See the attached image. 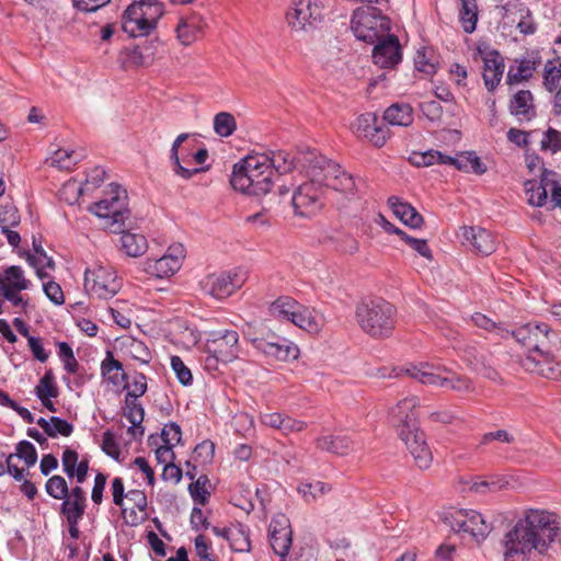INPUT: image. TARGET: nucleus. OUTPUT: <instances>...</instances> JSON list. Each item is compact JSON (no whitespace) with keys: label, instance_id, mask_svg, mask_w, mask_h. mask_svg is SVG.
<instances>
[{"label":"nucleus","instance_id":"f257e3e1","mask_svg":"<svg viewBox=\"0 0 561 561\" xmlns=\"http://www.w3.org/2000/svg\"><path fill=\"white\" fill-rule=\"evenodd\" d=\"M559 530L553 514L528 510L504 536V561H525L533 550L543 553L556 540Z\"/></svg>","mask_w":561,"mask_h":561},{"label":"nucleus","instance_id":"f03ea898","mask_svg":"<svg viewBox=\"0 0 561 561\" xmlns=\"http://www.w3.org/2000/svg\"><path fill=\"white\" fill-rule=\"evenodd\" d=\"M126 190L116 183H111L106 197L91 205L89 210L105 219V226L112 232H122V249L128 256L138 257L147 251L148 242L144 234L124 231L125 220L129 214L126 208Z\"/></svg>","mask_w":561,"mask_h":561},{"label":"nucleus","instance_id":"7ed1b4c3","mask_svg":"<svg viewBox=\"0 0 561 561\" xmlns=\"http://www.w3.org/2000/svg\"><path fill=\"white\" fill-rule=\"evenodd\" d=\"M416 397L405 398L400 401L391 411L392 422L398 430L400 438L405 444L420 469H427L433 460V455L426 444L425 435L419 431Z\"/></svg>","mask_w":561,"mask_h":561},{"label":"nucleus","instance_id":"20e7f679","mask_svg":"<svg viewBox=\"0 0 561 561\" xmlns=\"http://www.w3.org/2000/svg\"><path fill=\"white\" fill-rule=\"evenodd\" d=\"M276 180L270 158L255 152L233 165L230 184L243 194L262 196L271 191Z\"/></svg>","mask_w":561,"mask_h":561},{"label":"nucleus","instance_id":"39448f33","mask_svg":"<svg viewBox=\"0 0 561 561\" xmlns=\"http://www.w3.org/2000/svg\"><path fill=\"white\" fill-rule=\"evenodd\" d=\"M299 162L309 180L321 187L323 192L330 188L343 194L354 195L356 193V183L353 175L347 173L340 164L320 154L316 149L301 152Z\"/></svg>","mask_w":561,"mask_h":561},{"label":"nucleus","instance_id":"423d86ee","mask_svg":"<svg viewBox=\"0 0 561 561\" xmlns=\"http://www.w3.org/2000/svg\"><path fill=\"white\" fill-rule=\"evenodd\" d=\"M356 319L365 333L387 337L396 324V308L380 298L363 300L356 307Z\"/></svg>","mask_w":561,"mask_h":561},{"label":"nucleus","instance_id":"0eeeda50","mask_svg":"<svg viewBox=\"0 0 561 561\" xmlns=\"http://www.w3.org/2000/svg\"><path fill=\"white\" fill-rule=\"evenodd\" d=\"M164 13V7L157 0H140L127 7L122 27L133 37L147 36L156 27Z\"/></svg>","mask_w":561,"mask_h":561},{"label":"nucleus","instance_id":"6e6552de","mask_svg":"<svg viewBox=\"0 0 561 561\" xmlns=\"http://www.w3.org/2000/svg\"><path fill=\"white\" fill-rule=\"evenodd\" d=\"M351 27L357 39L373 45L391 34L390 19L373 7L356 10Z\"/></svg>","mask_w":561,"mask_h":561},{"label":"nucleus","instance_id":"1a4fd4ad","mask_svg":"<svg viewBox=\"0 0 561 561\" xmlns=\"http://www.w3.org/2000/svg\"><path fill=\"white\" fill-rule=\"evenodd\" d=\"M243 336L252 346L268 358L286 362L298 357L299 350L291 342L277 336L271 331L260 329L253 330L252 324L248 323L242 330Z\"/></svg>","mask_w":561,"mask_h":561},{"label":"nucleus","instance_id":"9d476101","mask_svg":"<svg viewBox=\"0 0 561 561\" xmlns=\"http://www.w3.org/2000/svg\"><path fill=\"white\" fill-rule=\"evenodd\" d=\"M407 375L416 379L419 382L428 386H438L448 388L458 392H470L473 390L471 380L466 376L451 374L444 376L450 371L444 366H435L430 363H420L411 365L404 369Z\"/></svg>","mask_w":561,"mask_h":561},{"label":"nucleus","instance_id":"9b49d317","mask_svg":"<svg viewBox=\"0 0 561 561\" xmlns=\"http://www.w3.org/2000/svg\"><path fill=\"white\" fill-rule=\"evenodd\" d=\"M325 14L323 0H294L286 12V22L294 31L308 32L319 27Z\"/></svg>","mask_w":561,"mask_h":561},{"label":"nucleus","instance_id":"f8f14e48","mask_svg":"<svg viewBox=\"0 0 561 561\" xmlns=\"http://www.w3.org/2000/svg\"><path fill=\"white\" fill-rule=\"evenodd\" d=\"M510 336L515 339L522 346L528 348L529 352L540 347L557 346L560 342L559 334L549 324L543 322H528L508 330Z\"/></svg>","mask_w":561,"mask_h":561},{"label":"nucleus","instance_id":"ddd939ff","mask_svg":"<svg viewBox=\"0 0 561 561\" xmlns=\"http://www.w3.org/2000/svg\"><path fill=\"white\" fill-rule=\"evenodd\" d=\"M444 522L455 533H467L477 542L483 541L492 531L493 526L476 511H457L445 516Z\"/></svg>","mask_w":561,"mask_h":561},{"label":"nucleus","instance_id":"4468645a","mask_svg":"<svg viewBox=\"0 0 561 561\" xmlns=\"http://www.w3.org/2000/svg\"><path fill=\"white\" fill-rule=\"evenodd\" d=\"M122 283L108 266L87 268L84 288L89 295L99 299H110L121 289Z\"/></svg>","mask_w":561,"mask_h":561},{"label":"nucleus","instance_id":"2eb2a0df","mask_svg":"<svg viewBox=\"0 0 561 561\" xmlns=\"http://www.w3.org/2000/svg\"><path fill=\"white\" fill-rule=\"evenodd\" d=\"M244 275L237 271L209 274L199 282L204 294L221 300L231 296L244 283Z\"/></svg>","mask_w":561,"mask_h":561},{"label":"nucleus","instance_id":"dca6fc26","mask_svg":"<svg viewBox=\"0 0 561 561\" xmlns=\"http://www.w3.org/2000/svg\"><path fill=\"white\" fill-rule=\"evenodd\" d=\"M205 353L216 354L222 364L234 360L240 353L239 334L234 330H219L209 333Z\"/></svg>","mask_w":561,"mask_h":561},{"label":"nucleus","instance_id":"f3484780","mask_svg":"<svg viewBox=\"0 0 561 561\" xmlns=\"http://www.w3.org/2000/svg\"><path fill=\"white\" fill-rule=\"evenodd\" d=\"M552 347H540L528 352V355L522 360L523 367L527 371L538 374L545 378L561 380V363L554 359L551 352Z\"/></svg>","mask_w":561,"mask_h":561},{"label":"nucleus","instance_id":"a211bd4d","mask_svg":"<svg viewBox=\"0 0 561 561\" xmlns=\"http://www.w3.org/2000/svg\"><path fill=\"white\" fill-rule=\"evenodd\" d=\"M324 192L310 180L302 183L294 193L291 204L296 215L314 216L323 206Z\"/></svg>","mask_w":561,"mask_h":561},{"label":"nucleus","instance_id":"6ab92c4d","mask_svg":"<svg viewBox=\"0 0 561 561\" xmlns=\"http://www.w3.org/2000/svg\"><path fill=\"white\" fill-rule=\"evenodd\" d=\"M353 130L357 137L368 140L376 147H382L389 137V129L379 122L375 113L359 115L353 124Z\"/></svg>","mask_w":561,"mask_h":561},{"label":"nucleus","instance_id":"aec40b11","mask_svg":"<svg viewBox=\"0 0 561 561\" xmlns=\"http://www.w3.org/2000/svg\"><path fill=\"white\" fill-rule=\"evenodd\" d=\"M188 138V134H180L172 144L170 151V160L173 172L184 180L191 179L193 175L203 172L204 168H193V153L186 147L181 145Z\"/></svg>","mask_w":561,"mask_h":561},{"label":"nucleus","instance_id":"412c9836","mask_svg":"<svg viewBox=\"0 0 561 561\" xmlns=\"http://www.w3.org/2000/svg\"><path fill=\"white\" fill-rule=\"evenodd\" d=\"M373 61L381 68H393L402 59L401 45L398 36L390 34L374 44Z\"/></svg>","mask_w":561,"mask_h":561},{"label":"nucleus","instance_id":"4be33fe9","mask_svg":"<svg viewBox=\"0 0 561 561\" xmlns=\"http://www.w3.org/2000/svg\"><path fill=\"white\" fill-rule=\"evenodd\" d=\"M462 359L469 367L484 378L493 381H501L499 373L490 364L486 354L473 345H467L462 348Z\"/></svg>","mask_w":561,"mask_h":561},{"label":"nucleus","instance_id":"5701e85b","mask_svg":"<svg viewBox=\"0 0 561 561\" xmlns=\"http://www.w3.org/2000/svg\"><path fill=\"white\" fill-rule=\"evenodd\" d=\"M465 241L470 244L477 253L490 255L496 250V239L489 230L481 227H462Z\"/></svg>","mask_w":561,"mask_h":561},{"label":"nucleus","instance_id":"b1692460","mask_svg":"<svg viewBox=\"0 0 561 561\" xmlns=\"http://www.w3.org/2000/svg\"><path fill=\"white\" fill-rule=\"evenodd\" d=\"M543 85L553 95V112L561 115V57L548 60L543 69Z\"/></svg>","mask_w":561,"mask_h":561},{"label":"nucleus","instance_id":"393cba45","mask_svg":"<svg viewBox=\"0 0 561 561\" xmlns=\"http://www.w3.org/2000/svg\"><path fill=\"white\" fill-rule=\"evenodd\" d=\"M504 59L497 51H490L483 58V81L489 91L500 83L504 72Z\"/></svg>","mask_w":561,"mask_h":561},{"label":"nucleus","instance_id":"a878e982","mask_svg":"<svg viewBox=\"0 0 561 561\" xmlns=\"http://www.w3.org/2000/svg\"><path fill=\"white\" fill-rule=\"evenodd\" d=\"M124 416L131 424L127 430L128 434L135 439L141 438L145 433V428L141 425L145 417V410L138 402V399L125 397Z\"/></svg>","mask_w":561,"mask_h":561},{"label":"nucleus","instance_id":"bb28decb","mask_svg":"<svg viewBox=\"0 0 561 561\" xmlns=\"http://www.w3.org/2000/svg\"><path fill=\"white\" fill-rule=\"evenodd\" d=\"M388 204L396 217L405 226L414 229L422 226L423 217L411 204L400 201L397 196L389 197Z\"/></svg>","mask_w":561,"mask_h":561},{"label":"nucleus","instance_id":"cd10ccee","mask_svg":"<svg viewBox=\"0 0 561 561\" xmlns=\"http://www.w3.org/2000/svg\"><path fill=\"white\" fill-rule=\"evenodd\" d=\"M316 445L321 450L345 456L355 449L357 443L347 435H328L317 438Z\"/></svg>","mask_w":561,"mask_h":561},{"label":"nucleus","instance_id":"c85d7f7f","mask_svg":"<svg viewBox=\"0 0 561 561\" xmlns=\"http://www.w3.org/2000/svg\"><path fill=\"white\" fill-rule=\"evenodd\" d=\"M27 263L35 268L36 275L41 279L47 278L49 275L45 268L54 270L55 262L51 256H48L42 247L41 241L33 240V252L25 253Z\"/></svg>","mask_w":561,"mask_h":561},{"label":"nucleus","instance_id":"c756f323","mask_svg":"<svg viewBox=\"0 0 561 561\" xmlns=\"http://www.w3.org/2000/svg\"><path fill=\"white\" fill-rule=\"evenodd\" d=\"M180 267L176 254L174 256L164 254L159 259H149L146 262V272L158 278L169 277L179 271Z\"/></svg>","mask_w":561,"mask_h":561},{"label":"nucleus","instance_id":"7c9ffc66","mask_svg":"<svg viewBox=\"0 0 561 561\" xmlns=\"http://www.w3.org/2000/svg\"><path fill=\"white\" fill-rule=\"evenodd\" d=\"M32 283L24 275L21 266L11 265L3 270L0 274V289L9 288L10 290H26Z\"/></svg>","mask_w":561,"mask_h":561},{"label":"nucleus","instance_id":"2f4dec72","mask_svg":"<svg viewBox=\"0 0 561 561\" xmlns=\"http://www.w3.org/2000/svg\"><path fill=\"white\" fill-rule=\"evenodd\" d=\"M510 112L514 116L530 121L536 114L530 91H518L511 100Z\"/></svg>","mask_w":561,"mask_h":561},{"label":"nucleus","instance_id":"473e14b6","mask_svg":"<svg viewBox=\"0 0 561 561\" xmlns=\"http://www.w3.org/2000/svg\"><path fill=\"white\" fill-rule=\"evenodd\" d=\"M383 119L392 126H410L413 123V110L408 103H394L383 114Z\"/></svg>","mask_w":561,"mask_h":561},{"label":"nucleus","instance_id":"72a5a7b5","mask_svg":"<svg viewBox=\"0 0 561 561\" xmlns=\"http://www.w3.org/2000/svg\"><path fill=\"white\" fill-rule=\"evenodd\" d=\"M101 373L114 386H119L127 380V375L123 370V364L115 359L111 352H107L105 359L101 364Z\"/></svg>","mask_w":561,"mask_h":561},{"label":"nucleus","instance_id":"f704fd0d","mask_svg":"<svg viewBox=\"0 0 561 561\" xmlns=\"http://www.w3.org/2000/svg\"><path fill=\"white\" fill-rule=\"evenodd\" d=\"M297 308H299L297 300L289 296H282L270 305L268 313L279 321H290Z\"/></svg>","mask_w":561,"mask_h":561},{"label":"nucleus","instance_id":"c9c22d12","mask_svg":"<svg viewBox=\"0 0 561 561\" xmlns=\"http://www.w3.org/2000/svg\"><path fill=\"white\" fill-rule=\"evenodd\" d=\"M410 162L417 168L431 167L435 163L450 165L454 158L437 150H427L425 152H413Z\"/></svg>","mask_w":561,"mask_h":561},{"label":"nucleus","instance_id":"e433bc0d","mask_svg":"<svg viewBox=\"0 0 561 561\" xmlns=\"http://www.w3.org/2000/svg\"><path fill=\"white\" fill-rule=\"evenodd\" d=\"M459 20L463 31L468 34L476 30L478 22V5L476 0H459Z\"/></svg>","mask_w":561,"mask_h":561},{"label":"nucleus","instance_id":"4c0bfd02","mask_svg":"<svg viewBox=\"0 0 561 561\" xmlns=\"http://www.w3.org/2000/svg\"><path fill=\"white\" fill-rule=\"evenodd\" d=\"M535 69L536 62L530 59H522L515 65H511L506 77L507 83L514 84L529 79Z\"/></svg>","mask_w":561,"mask_h":561},{"label":"nucleus","instance_id":"58836bf2","mask_svg":"<svg viewBox=\"0 0 561 561\" xmlns=\"http://www.w3.org/2000/svg\"><path fill=\"white\" fill-rule=\"evenodd\" d=\"M466 486L462 491H471L474 493L485 494L488 492H496L503 489L507 482L503 479L492 478L490 480H480L479 478L471 479L465 482Z\"/></svg>","mask_w":561,"mask_h":561},{"label":"nucleus","instance_id":"ea45409f","mask_svg":"<svg viewBox=\"0 0 561 561\" xmlns=\"http://www.w3.org/2000/svg\"><path fill=\"white\" fill-rule=\"evenodd\" d=\"M176 36L178 39L184 46H187L195 42L201 33V27L198 26V22L196 19H187L181 20L176 26Z\"/></svg>","mask_w":561,"mask_h":561},{"label":"nucleus","instance_id":"a19ab883","mask_svg":"<svg viewBox=\"0 0 561 561\" xmlns=\"http://www.w3.org/2000/svg\"><path fill=\"white\" fill-rule=\"evenodd\" d=\"M289 322L308 332H318L320 329L317 318L307 307L300 304Z\"/></svg>","mask_w":561,"mask_h":561},{"label":"nucleus","instance_id":"79ce46f5","mask_svg":"<svg viewBox=\"0 0 561 561\" xmlns=\"http://www.w3.org/2000/svg\"><path fill=\"white\" fill-rule=\"evenodd\" d=\"M263 153L267 156L273 163L274 173L277 179L280 174L290 172L295 168L294 159L286 151L277 150Z\"/></svg>","mask_w":561,"mask_h":561},{"label":"nucleus","instance_id":"37998d69","mask_svg":"<svg viewBox=\"0 0 561 561\" xmlns=\"http://www.w3.org/2000/svg\"><path fill=\"white\" fill-rule=\"evenodd\" d=\"M208 484H210L208 477L202 474L188 485V492L195 504L205 505L208 502L210 496V491L207 489Z\"/></svg>","mask_w":561,"mask_h":561},{"label":"nucleus","instance_id":"c03bdc74","mask_svg":"<svg viewBox=\"0 0 561 561\" xmlns=\"http://www.w3.org/2000/svg\"><path fill=\"white\" fill-rule=\"evenodd\" d=\"M525 192L528 196V204L535 207H542L547 204L548 192L545 191L542 184H537V181L529 180L525 182Z\"/></svg>","mask_w":561,"mask_h":561},{"label":"nucleus","instance_id":"a18cd8bd","mask_svg":"<svg viewBox=\"0 0 561 561\" xmlns=\"http://www.w3.org/2000/svg\"><path fill=\"white\" fill-rule=\"evenodd\" d=\"M237 128V123L232 114L220 112L214 117V130L220 137H229Z\"/></svg>","mask_w":561,"mask_h":561},{"label":"nucleus","instance_id":"49530a36","mask_svg":"<svg viewBox=\"0 0 561 561\" xmlns=\"http://www.w3.org/2000/svg\"><path fill=\"white\" fill-rule=\"evenodd\" d=\"M415 68L426 75H433L437 69V58L434 53L428 49H420L414 58Z\"/></svg>","mask_w":561,"mask_h":561},{"label":"nucleus","instance_id":"de8ad7c7","mask_svg":"<svg viewBox=\"0 0 561 561\" xmlns=\"http://www.w3.org/2000/svg\"><path fill=\"white\" fill-rule=\"evenodd\" d=\"M328 491H330V486L321 481L301 482L298 486V492L308 503L316 501Z\"/></svg>","mask_w":561,"mask_h":561},{"label":"nucleus","instance_id":"09e8293b","mask_svg":"<svg viewBox=\"0 0 561 561\" xmlns=\"http://www.w3.org/2000/svg\"><path fill=\"white\" fill-rule=\"evenodd\" d=\"M471 320L476 327L493 332L502 339H508V329L504 328L502 324H497L485 314L477 312L472 314Z\"/></svg>","mask_w":561,"mask_h":561},{"label":"nucleus","instance_id":"8fccbe9b","mask_svg":"<svg viewBox=\"0 0 561 561\" xmlns=\"http://www.w3.org/2000/svg\"><path fill=\"white\" fill-rule=\"evenodd\" d=\"M61 500L62 503L60 504V514L65 516L66 520L82 519L85 513L87 503L69 497H64Z\"/></svg>","mask_w":561,"mask_h":561},{"label":"nucleus","instance_id":"3c124183","mask_svg":"<svg viewBox=\"0 0 561 561\" xmlns=\"http://www.w3.org/2000/svg\"><path fill=\"white\" fill-rule=\"evenodd\" d=\"M45 490L55 500L67 497L69 493L66 479L59 474L53 476L46 481Z\"/></svg>","mask_w":561,"mask_h":561},{"label":"nucleus","instance_id":"603ef678","mask_svg":"<svg viewBox=\"0 0 561 561\" xmlns=\"http://www.w3.org/2000/svg\"><path fill=\"white\" fill-rule=\"evenodd\" d=\"M450 165H454L460 171H472L476 174H483L486 171L484 163L474 154H469L461 159L454 158V162H450Z\"/></svg>","mask_w":561,"mask_h":561},{"label":"nucleus","instance_id":"864d4df0","mask_svg":"<svg viewBox=\"0 0 561 561\" xmlns=\"http://www.w3.org/2000/svg\"><path fill=\"white\" fill-rule=\"evenodd\" d=\"M79 154L75 151L58 149L51 157V165L60 170H70L79 161Z\"/></svg>","mask_w":561,"mask_h":561},{"label":"nucleus","instance_id":"5fc2aeb1","mask_svg":"<svg viewBox=\"0 0 561 561\" xmlns=\"http://www.w3.org/2000/svg\"><path fill=\"white\" fill-rule=\"evenodd\" d=\"M230 548L236 552H248L251 549L249 535L241 527H233L232 534L229 537Z\"/></svg>","mask_w":561,"mask_h":561},{"label":"nucleus","instance_id":"6e6d98bb","mask_svg":"<svg viewBox=\"0 0 561 561\" xmlns=\"http://www.w3.org/2000/svg\"><path fill=\"white\" fill-rule=\"evenodd\" d=\"M35 393L38 399L56 398L58 396V390L55 385L51 371H46L45 375L41 378L38 385L35 388Z\"/></svg>","mask_w":561,"mask_h":561},{"label":"nucleus","instance_id":"4d7b16f0","mask_svg":"<svg viewBox=\"0 0 561 561\" xmlns=\"http://www.w3.org/2000/svg\"><path fill=\"white\" fill-rule=\"evenodd\" d=\"M540 149L552 153L561 151V131L549 127L542 135Z\"/></svg>","mask_w":561,"mask_h":561},{"label":"nucleus","instance_id":"13d9d810","mask_svg":"<svg viewBox=\"0 0 561 561\" xmlns=\"http://www.w3.org/2000/svg\"><path fill=\"white\" fill-rule=\"evenodd\" d=\"M13 456L23 460L27 468L33 467L37 461V451L34 445L27 440H22L16 445Z\"/></svg>","mask_w":561,"mask_h":561},{"label":"nucleus","instance_id":"bf43d9fd","mask_svg":"<svg viewBox=\"0 0 561 561\" xmlns=\"http://www.w3.org/2000/svg\"><path fill=\"white\" fill-rule=\"evenodd\" d=\"M512 23H516V27L524 35H531L537 30V24L528 8L522 9V13L517 18H513Z\"/></svg>","mask_w":561,"mask_h":561},{"label":"nucleus","instance_id":"052dcab7","mask_svg":"<svg viewBox=\"0 0 561 561\" xmlns=\"http://www.w3.org/2000/svg\"><path fill=\"white\" fill-rule=\"evenodd\" d=\"M271 547L279 557H286L291 546V533L270 534Z\"/></svg>","mask_w":561,"mask_h":561},{"label":"nucleus","instance_id":"680f3d73","mask_svg":"<svg viewBox=\"0 0 561 561\" xmlns=\"http://www.w3.org/2000/svg\"><path fill=\"white\" fill-rule=\"evenodd\" d=\"M19 224L20 215L13 204H5L0 207V228L15 227Z\"/></svg>","mask_w":561,"mask_h":561},{"label":"nucleus","instance_id":"e2e57ef3","mask_svg":"<svg viewBox=\"0 0 561 561\" xmlns=\"http://www.w3.org/2000/svg\"><path fill=\"white\" fill-rule=\"evenodd\" d=\"M171 367L183 386H190L192 383V373L179 356L171 357Z\"/></svg>","mask_w":561,"mask_h":561},{"label":"nucleus","instance_id":"0e129e2a","mask_svg":"<svg viewBox=\"0 0 561 561\" xmlns=\"http://www.w3.org/2000/svg\"><path fill=\"white\" fill-rule=\"evenodd\" d=\"M402 241H404L410 248H412L414 251H416L421 256L425 257L426 260H432V251L430 247L427 245V241L425 239H417L409 236L407 232L401 238Z\"/></svg>","mask_w":561,"mask_h":561},{"label":"nucleus","instance_id":"69168bd1","mask_svg":"<svg viewBox=\"0 0 561 561\" xmlns=\"http://www.w3.org/2000/svg\"><path fill=\"white\" fill-rule=\"evenodd\" d=\"M182 431L179 424L171 422L167 424L161 432V439L164 445L174 447L181 442Z\"/></svg>","mask_w":561,"mask_h":561},{"label":"nucleus","instance_id":"338daca9","mask_svg":"<svg viewBox=\"0 0 561 561\" xmlns=\"http://www.w3.org/2000/svg\"><path fill=\"white\" fill-rule=\"evenodd\" d=\"M101 448L107 456L114 459H118L121 456V449L115 439V435L110 430L105 431L103 434Z\"/></svg>","mask_w":561,"mask_h":561},{"label":"nucleus","instance_id":"774afa93","mask_svg":"<svg viewBox=\"0 0 561 561\" xmlns=\"http://www.w3.org/2000/svg\"><path fill=\"white\" fill-rule=\"evenodd\" d=\"M537 184H542L545 191L550 193L551 198H553V192L561 190V185L559 184L558 174L553 171L543 169L540 175V181H537Z\"/></svg>","mask_w":561,"mask_h":561}]
</instances>
